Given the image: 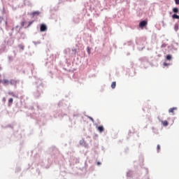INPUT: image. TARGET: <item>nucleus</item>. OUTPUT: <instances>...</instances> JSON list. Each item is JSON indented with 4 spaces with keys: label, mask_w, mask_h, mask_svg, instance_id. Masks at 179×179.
<instances>
[{
    "label": "nucleus",
    "mask_w": 179,
    "mask_h": 179,
    "mask_svg": "<svg viewBox=\"0 0 179 179\" xmlns=\"http://www.w3.org/2000/svg\"><path fill=\"white\" fill-rule=\"evenodd\" d=\"M17 83H19V80H16V79H11V80L3 79L2 80V85H3V86H9V85H10L14 87H17Z\"/></svg>",
    "instance_id": "obj_1"
},
{
    "label": "nucleus",
    "mask_w": 179,
    "mask_h": 179,
    "mask_svg": "<svg viewBox=\"0 0 179 179\" xmlns=\"http://www.w3.org/2000/svg\"><path fill=\"white\" fill-rule=\"evenodd\" d=\"M41 31H47V25L45 24H41V28H40Z\"/></svg>",
    "instance_id": "obj_2"
},
{
    "label": "nucleus",
    "mask_w": 179,
    "mask_h": 179,
    "mask_svg": "<svg viewBox=\"0 0 179 179\" xmlns=\"http://www.w3.org/2000/svg\"><path fill=\"white\" fill-rule=\"evenodd\" d=\"M139 26H140V27L143 28V27L148 26V22L142 21L140 22Z\"/></svg>",
    "instance_id": "obj_3"
},
{
    "label": "nucleus",
    "mask_w": 179,
    "mask_h": 179,
    "mask_svg": "<svg viewBox=\"0 0 179 179\" xmlns=\"http://www.w3.org/2000/svg\"><path fill=\"white\" fill-rule=\"evenodd\" d=\"M166 61H171L173 59V55H167L166 57Z\"/></svg>",
    "instance_id": "obj_4"
},
{
    "label": "nucleus",
    "mask_w": 179,
    "mask_h": 179,
    "mask_svg": "<svg viewBox=\"0 0 179 179\" xmlns=\"http://www.w3.org/2000/svg\"><path fill=\"white\" fill-rule=\"evenodd\" d=\"M161 122L164 127H167L169 125V122H167V120H162Z\"/></svg>",
    "instance_id": "obj_5"
},
{
    "label": "nucleus",
    "mask_w": 179,
    "mask_h": 179,
    "mask_svg": "<svg viewBox=\"0 0 179 179\" xmlns=\"http://www.w3.org/2000/svg\"><path fill=\"white\" fill-rule=\"evenodd\" d=\"M33 17H34V16H38V15H40V11H34L31 13Z\"/></svg>",
    "instance_id": "obj_6"
},
{
    "label": "nucleus",
    "mask_w": 179,
    "mask_h": 179,
    "mask_svg": "<svg viewBox=\"0 0 179 179\" xmlns=\"http://www.w3.org/2000/svg\"><path fill=\"white\" fill-rule=\"evenodd\" d=\"M12 104H13V98H10L8 99V107H10V106H12Z\"/></svg>",
    "instance_id": "obj_7"
},
{
    "label": "nucleus",
    "mask_w": 179,
    "mask_h": 179,
    "mask_svg": "<svg viewBox=\"0 0 179 179\" xmlns=\"http://www.w3.org/2000/svg\"><path fill=\"white\" fill-rule=\"evenodd\" d=\"M97 129H98V131H99V132L101 133V132L104 131V127H103V126H99V127H98Z\"/></svg>",
    "instance_id": "obj_8"
},
{
    "label": "nucleus",
    "mask_w": 179,
    "mask_h": 179,
    "mask_svg": "<svg viewBox=\"0 0 179 179\" xmlns=\"http://www.w3.org/2000/svg\"><path fill=\"white\" fill-rule=\"evenodd\" d=\"M172 10L173 13H178L179 12L178 8H173Z\"/></svg>",
    "instance_id": "obj_9"
},
{
    "label": "nucleus",
    "mask_w": 179,
    "mask_h": 179,
    "mask_svg": "<svg viewBox=\"0 0 179 179\" xmlns=\"http://www.w3.org/2000/svg\"><path fill=\"white\" fill-rule=\"evenodd\" d=\"M117 86V83L113 82L111 84L112 89H115V87Z\"/></svg>",
    "instance_id": "obj_10"
},
{
    "label": "nucleus",
    "mask_w": 179,
    "mask_h": 179,
    "mask_svg": "<svg viewBox=\"0 0 179 179\" xmlns=\"http://www.w3.org/2000/svg\"><path fill=\"white\" fill-rule=\"evenodd\" d=\"M174 110H177V108L174 107V108H171L169 110V113H174Z\"/></svg>",
    "instance_id": "obj_11"
},
{
    "label": "nucleus",
    "mask_w": 179,
    "mask_h": 179,
    "mask_svg": "<svg viewBox=\"0 0 179 179\" xmlns=\"http://www.w3.org/2000/svg\"><path fill=\"white\" fill-rule=\"evenodd\" d=\"M173 19H179V15L177 14H173L172 15Z\"/></svg>",
    "instance_id": "obj_12"
},
{
    "label": "nucleus",
    "mask_w": 179,
    "mask_h": 179,
    "mask_svg": "<svg viewBox=\"0 0 179 179\" xmlns=\"http://www.w3.org/2000/svg\"><path fill=\"white\" fill-rule=\"evenodd\" d=\"M20 50H22V51H23L24 50V45H18Z\"/></svg>",
    "instance_id": "obj_13"
},
{
    "label": "nucleus",
    "mask_w": 179,
    "mask_h": 179,
    "mask_svg": "<svg viewBox=\"0 0 179 179\" xmlns=\"http://www.w3.org/2000/svg\"><path fill=\"white\" fill-rule=\"evenodd\" d=\"M33 23H34V20L30 21V22H29L28 27H30V26H31V24H33Z\"/></svg>",
    "instance_id": "obj_14"
},
{
    "label": "nucleus",
    "mask_w": 179,
    "mask_h": 179,
    "mask_svg": "<svg viewBox=\"0 0 179 179\" xmlns=\"http://www.w3.org/2000/svg\"><path fill=\"white\" fill-rule=\"evenodd\" d=\"M8 94H9L10 96H13V97H17V96L15 95V94H13V92H8Z\"/></svg>",
    "instance_id": "obj_15"
},
{
    "label": "nucleus",
    "mask_w": 179,
    "mask_h": 179,
    "mask_svg": "<svg viewBox=\"0 0 179 179\" xmlns=\"http://www.w3.org/2000/svg\"><path fill=\"white\" fill-rule=\"evenodd\" d=\"M169 65H170V64L164 62V66H169Z\"/></svg>",
    "instance_id": "obj_16"
},
{
    "label": "nucleus",
    "mask_w": 179,
    "mask_h": 179,
    "mask_svg": "<svg viewBox=\"0 0 179 179\" xmlns=\"http://www.w3.org/2000/svg\"><path fill=\"white\" fill-rule=\"evenodd\" d=\"M87 53L89 55H90V48H87Z\"/></svg>",
    "instance_id": "obj_17"
},
{
    "label": "nucleus",
    "mask_w": 179,
    "mask_h": 179,
    "mask_svg": "<svg viewBox=\"0 0 179 179\" xmlns=\"http://www.w3.org/2000/svg\"><path fill=\"white\" fill-rule=\"evenodd\" d=\"M3 20V17L0 16V24L2 23Z\"/></svg>",
    "instance_id": "obj_18"
},
{
    "label": "nucleus",
    "mask_w": 179,
    "mask_h": 179,
    "mask_svg": "<svg viewBox=\"0 0 179 179\" xmlns=\"http://www.w3.org/2000/svg\"><path fill=\"white\" fill-rule=\"evenodd\" d=\"M175 3L176 5H179V0H175Z\"/></svg>",
    "instance_id": "obj_19"
},
{
    "label": "nucleus",
    "mask_w": 179,
    "mask_h": 179,
    "mask_svg": "<svg viewBox=\"0 0 179 179\" xmlns=\"http://www.w3.org/2000/svg\"><path fill=\"white\" fill-rule=\"evenodd\" d=\"M88 118H90V120L91 121H92V122H94V119H92V117H88Z\"/></svg>",
    "instance_id": "obj_20"
},
{
    "label": "nucleus",
    "mask_w": 179,
    "mask_h": 179,
    "mask_svg": "<svg viewBox=\"0 0 179 179\" xmlns=\"http://www.w3.org/2000/svg\"><path fill=\"white\" fill-rule=\"evenodd\" d=\"M157 151L159 152L160 151V145H157Z\"/></svg>",
    "instance_id": "obj_21"
},
{
    "label": "nucleus",
    "mask_w": 179,
    "mask_h": 179,
    "mask_svg": "<svg viewBox=\"0 0 179 179\" xmlns=\"http://www.w3.org/2000/svg\"><path fill=\"white\" fill-rule=\"evenodd\" d=\"M22 27L24 26V22H22Z\"/></svg>",
    "instance_id": "obj_22"
},
{
    "label": "nucleus",
    "mask_w": 179,
    "mask_h": 179,
    "mask_svg": "<svg viewBox=\"0 0 179 179\" xmlns=\"http://www.w3.org/2000/svg\"><path fill=\"white\" fill-rule=\"evenodd\" d=\"M0 83H2V80H0Z\"/></svg>",
    "instance_id": "obj_23"
},
{
    "label": "nucleus",
    "mask_w": 179,
    "mask_h": 179,
    "mask_svg": "<svg viewBox=\"0 0 179 179\" xmlns=\"http://www.w3.org/2000/svg\"><path fill=\"white\" fill-rule=\"evenodd\" d=\"M98 165H100V162H98Z\"/></svg>",
    "instance_id": "obj_24"
},
{
    "label": "nucleus",
    "mask_w": 179,
    "mask_h": 179,
    "mask_svg": "<svg viewBox=\"0 0 179 179\" xmlns=\"http://www.w3.org/2000/svg\"><path fill=\"white\" fill-rule=\"evenodd\" d=\"M0 78H1V74H0Z\"/></svg>",
    "instance_id": "obj_25"
}]
</instances>
